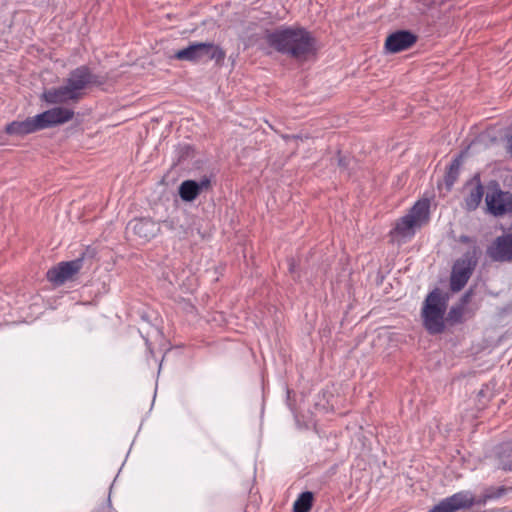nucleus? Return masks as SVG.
<instances>
[{
    "mask_svg": "<svg viewBox=\"0 0 512 512\" xmlns=\"http://www.w3.org/2000/svg\"><path fill=\"white\" fill-rule=\"evenodd\" d=\"M507 492V489L503 486L500 487H489L485 489L484 493L477 498L478 505H484L489 500L499 499L504 496Z\"/></svg>",
    "mask_w": 512,
    "mask_h": 512,
    "instance_id": "obj_17",
    "label": "nucleus"
},
{
    "mask_svg": "<svg viewBox=\"0 0 512 512\" xmlns=\"http://www.w3.org/2000/svg\"><path fill=\"white\" fill-rule=\"evenodd\" d=\"M471 296H472V292L471 291H467L462 296L461 303L459 305H463V308H465V306L469 303Z\"/></svg>",
    "mask_w": 512,
    "mask_h": 512,
    "instance_id": "obj_23",
    "label": "nucleus"
},
{
    "mask_svg": "<svg viewBox=\"0 0 512 512\" xmlns=\"http://www.w3.org/2000/svg\"><path fill=\"white\" fill-rule=\"evenodd\" d=\"M459 241L461 243H465V244H468V243H475L474 240L467 236V235H461L460 238H459Z\"/></svg>",
    "mask_w": 512,
    "mask_h": 512,
    "instance_id": "obj_24",
    "label": "nucleus"
},
{
    "mask_svg": "<svg viewBox=\"0 0 512 512\" xmlns=\"http://www.w3.org/2000/svg\"><path fill=\"white\" fill-rule=\"evenodd\" d=\"M474 504H477V498L470 491H461L443 499L429 512H455L470 508Z\"/></svg>",
    "mask_w": 512,
    "mask_h": 512,
    "instance_id": "obj_8",
    "label": "nucleus"
},
{
    "mask_svg": "<svg viewBox=\"0 0 512 512\" xmlns=\"http://www.w3.org/2000/svg\"><path fill=\"white\" fill-rule=\"evenodd\" d=\"M487 255L497 262H512V232L498 236L487 248Z\"/></svg>",
    "mask_w": 512,
    "mask_h": 512,
    "instance_id": "obj_11",
    "label": "nucleus"
},
{
    "mask_svg": "<svg viewBox=\"0 0 512 512\" xmlns=\"http://www.w3.org/2000/svg\"><path fill=\"white\" fill-rule=\"evenodd\" d=\"M479 248L474 244L472 250L457 259L452 267L450 288L453 292L460 291L470 279L478 262Z\"/></svg>",
    "mask_w": 512,
    "mask_h": 512,
    "instance_id": "obj_5",
    "label": "nucleus"
},
{
    "mask_svg": "<svg viewBox=\"0 0 512 512\" xmlns=\"http://www.w3.org/2000/svg\"><path fill=\"white\" fill-rule=\"evenodd\" d=\"M417 41V37L410 31L400 30L390 34L385 41V48L390 53H398L409 49Z\"/></svg>",
    "mask_w": 512,
    "mask_h": 512,
    "instance_id": "obj_12",
    "label": "nucleus"
},
{
    "mask_svg": "<svg viewBox=\"0 0 512 512\" xmlns=\"http://www.w3.org/2000/svg\"><path fill=\"white\" fill-rule=\"evenodd\" d=\"M74 111L66 107H55L37 115L40 130L69 122Z\"/></svg>",
    "mask_w": 512,
    "mask_h": 512,
    "instance_id": "obj_10",
    "label": "nucleus"
},
{
    "mask_svg": "<svg viewBox=\"0 0 512 512\" xmlns=\"http://www.w3.org/2000/svg\"><path fill=\"white\" fill-rule=\"evenodd\" d=\"M502 468L504 470H512V464H509V465L503 464Z\"/></svg>",
    "mask_w": 512,
    "mask_h": 512,
    "instance_id": "obj_27",
    "label": "nucleus"
},
{
    "mask_svg": "<svg viewBox=\"0 0 512 512\" xmlns=\"http://www.w3.org/2000/svg\"><path fill=\"white\" fill-rule=\"evenodd\" d=\"M42 100H44L48 104H65L70 101L77 102L78 100L72 94L70 89L64 84L58 88H51L45 90L41 96Z\"/></svg>",
    "mask_w": 512,
    "mask_h": 512,
    "instance_id": "obj_15",
    "label": "nucleus"
},
{
    "mask_svg": "<svg viewBox=\"0 0 512 512\" xmlns=\"http://www.w3.org/2000/svg\"><path fill=\"white\" fill-rule=\"evenodd\" d=\"M193 153V149L190 145L185 144L179 146V160L184 159L185 157L191 156Z\"/></svg>",
    "mask_w": 512,
    "mask_h": 512,
    "instance_id": "obj_22",
    "label": "nucleus"
},
{
    "mask_svg": "<svg viewBox=\"0 0 512 512\" xmlns=\"http://www.w3.org/2000/svg\"><path fill=\"white\" fill-rule=\"evenodd\" d=\"M429 204L427 201H418L406 215L395 222L390 235L394 239L406 240L414 236L415 229L421 227L428 220Z\"/></svg>",
    "mask_w": 512,
    "mask_h": 512,
    "instance_id": "obj_4",
    "label": "nucleus"
},
{
    "mask_svg": "<svg viewBox=\"0 0 512 512\" xmlns=\"http://www.w3.org/2000/svg\"><path fill=\"white\" fill-rule=\"evenodd\" d=\"M106 82V78L93 74L86 65L73 69L67 79L66 86L70 89L75 98L79 101L83 96V91L90 85L100 86Z\"/></svg>",
    "mask_w": 512,
    "mask_h": 512,
    "instance_id": "obj_6",
    "label": "nucleus"
},
{
    "mask_svg": "<svg viewBox=\"0 0 512 512\" xmlns=\"http://www.w3.org/2000/svg\"><path fill=\"white\" fill-rule=\"evenodd\" d=\"M313 503L312 492L306 491L299 495L293 504V512H309Z\"/></svg>",
    "mask_w": 512,
    "mask_h": 512,
    "instance_id": "obj_18",
    "label": "nucleus"
},
{
    "mask_svg": "<svg viewBox=\"0 0 512 512\" xmlns=\"http://www.w3.org/2000/svg\"><path fill=\"white\" fill-rule=\"evenodd\" d=\"M83 267V258H77L72 261L60 262L56 266L50 268L46 277L49 282L54 285L64 284L66 281L72 279Z\"/></svg>",
    "mask_w": 512,
    "mask_h": 512,
    "instance_id": "obj_7",
    "label": "nucleus"
},
{
    "mask_svg": "<svg viewBox=\"0 0 512 512\" xmlns=\"http://www.w3.org/2000/svg\"><path fill=\"white\" fill-rule=\"evenodd\" d=\"M211 187V181L208 177L204 176L199 182L195 180H185L179 186V196L183 201H194L202 191L208 190Z\"/></svg>",
    "mask_w": 512,
    "mask_h": 512,
    "instance_id": "obj_13",
    "label": "nucleus"
},
{
    "mask_svg": "<svg viewBox=\"0 0 512 512\" xmlns=\"http://www.w3.org/2000/svg\"><path fill=\"white\" fill-rule=\"evenodd\" d=\"M39 130L40 127L37 122V115L34 117H28L23 121H13L5 128L7 134L15 136H24Z\"/></svg>",
    "mask_w": 512,
    "mask_h": 512,
    "instance_id": "obj_16",
    "label": "nucleus"
},
{
    "mask_svg": "<svg viewBox=\"0 0 512 512\" xmlns=\"http://www.w3.org/2000/svg\"><path fill=\"white\" fill-rule=\"evenodd\" d=\"M447 301L448 297L438 288L427 295L422 307V317L424 326L429 333L439 334L443 332Z\"/></svg>",
    "mask_w": 512,
    "mask_h": 512,
    "instance_id": "obj_2",
    "label": "nucleus"
},
{
    "mask_svg": "<svg viewBox=\"0 0 512 512\" xmlns=\"http://www.w3.org/2000/svg\"><path fill=\"white\" fill-rule=\"evenodd\" d=\"M485 202L489 213L494 216H503L512 212V193L493 189L486 194Z\"/></svg>",
    "mask_w": 512,
    "mask_h": 512,
    "instance_id": "obj_9",
    "label": "nucleus"
},
{
    "mask_svg": "<svg viewBox=\"0 0 512 512\" xmlns=\"http://www.w3.org/2000/svg\"><path fill=\"white\" fill-rule=\"evenodd\" d=\"M507 149L512 156V134L507 137Z\"/></svg>",
    "mask_w": 512,
    "mask_h": 512,
    "instance_id": "obj_25",
    "label": "nucleus"
},
{
    "mask_svg": "<svg viewBox=\"0 0 512 512\" xmlns=\"http://www.w3.org/2000/svg\"><path fill=\"white\" fill-rule=\"evenodd\" d=\"M225 57V51L214 43L192 42L186 48L176 51L170 58L191 63L214 60L217 65L221 66Z\"/></svg>",
    "mask_w": 512,
    "mask_h": 512,
    "instance_id": "obj_3",
    "label": "nucleus"
},
{
    "mask_svg": "<svg viewBox=\"0 0 512 512\" xmlns=\"http://www.w3.org/2000/svg\"><path fill=\"white\" fill-rule=\"evenodd\" d=\"M267 43L277 52L296 59L306 58L313 49L314 40L310 33L302 28H285L267 32Z\"/></svg>",
    "mask_w": 512,
    "mask_h": 512,
    "instance_id": "obj_1",
    "label": "nucleus"
},
{
    "mask_svg": "<svg viewBox=\"0 0 512 512\" xmlns=\"http://www.w3.org/2000/svg\"><path fill=\"white\" fill-rule=\"evenodd\" d=\"M338 165H339L340 167H345V166H346V164L344 163V161H343V159H342V158H338Z\"/></svg>",
    "mask_w": 512,
    "mask_h": 512,
    "instance_id": "obj_26",
    "label": "nucleus"
},
{
    "mask_svg": "<svg viewBox=\"0 0 512 512\" xmlns=\"http://www.w3.org/2000/svg\"><path fill=\"white\" fill-rule=\"evenodd\" d=\"M129 225L133 233L144 241L151 240L160 231L158 223L148 218L135 219Z\"/></svg>",
    "mask_w": 512,
    "mask_h": 512,
    "instance_id": "obj_14",
    "label": "nucleus"
},
{
    "mask_svg": "<svg viewBox=\"0 0 512 512\" xmlns=\"http://www.w3.org/2000/svg\"><path fill=\"white\" fill-rule=\"evenodd\" d=\"M464 311L465 308H463V305L452 306L446 320L452 325L461 323L463 321Z\"/></svg>",
    "mask_w": 512,
    "mask_h": 512,
    "instance_id": "obj_21",
    "label": "nucleus"
},
{
    "mask_svg": "<svg viewBox=\"0 0 512 512\" xmlns=\"http://www.w3.org/2000/svg\"><path fill=\"white\" fill-rule=\"evenodd\" d=\"M483 197V187L477 185L474 187L466 198V205L469 209H476Z\"/></svg>",
    "mask_w": 512,
    "mask_h": 512,
    "instance_id": "obj_20",
    "label": "nucleus"
},
{
    "mask_svg": "<svg viewBox=\"0 0 512 512\" xmlns=\"http://www.w3.org/2000/svg\"><path fill=\"white\" fill-rule=\"evenodd\" d=\"M462 164L461 156L455 158L448 167L445 175V184L450 189L458 178L460 166Z\"/></svg>",
    "mask_w": 512,
    "mask_h": 512,
    "instance_id": "obj_19",
    "label": "nucleus"
}]
</instances>
